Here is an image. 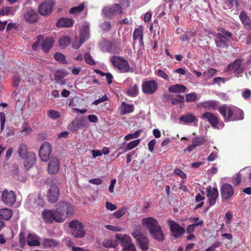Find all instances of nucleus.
Returning <instances> with one entry per match:
<instances>
[{
  "mask_svg": "<svg viewBox=\"0 0 251 251\" xmlns=\"http://www.w3.org/2000/svg\"><path fill=\"white\" fill-rule=\"evenodd\" d=\"M74 212V207L69 203L59 202L57 204L55 211L45 210L42 212V216L45 222L62 223L66 219L70 216Z\"/></svg>",
  "mask_w": 251,
  "mask_h": 251,
  "instance_id": "1",
  "label": "nucleus"
},
{
  "mask_svg": "<svg viewBox=\"0 0 251 251\" xmlns=\"http://www.w3.org/2000/svg\"><path fill=\"white\" fill-rule=\"evenodd\" d=\"M218 109L226 122L242 120L244 119L243 111L236 107L223 105L219 106Z\"/></svg>",
  "mask_w": 251,
  "mask_h": 251,
  "instance_id": "2",
  "label": "nucleus"
},
{
  "mask_svg": "<svg viewBox=\"0 0 251 251\" xmlns=\"http://www.w3.org/2000/svg\"><path fill=\"white\" fill-rule=\"evenodd\" d=\"M142 225L149 231L151 234L158 241L164 239V234L157 221L154 218L148 217L142 220Z\"/></svg>",
  "mask_w": 251,
  "mask_h": 251,
  "instance_id": "3",
  "label": "nucleus"
},
{
  "mask_svg": "<svg viewBox=\"0 0 251 251\" xmlns=\"http://www.w3.org/2000/svg\"><path fill=\"white\" fill-rule=\"evenodd\" d=\"M110 61L114 67L121 73H126L133 72V69L130 67L127 61L121 57L113 56L111 57Z\"/></svg>",
  "mask_w": 251,
  "mask_h": 251,
  "instance_id": "4",
  "label": "nucleus"
},
{
  "mask_svg": "<svg viewBox=\"0 0 251 251\" xmlns=\"http://www.w3.org/2000/svg\"><path fill=\"white\" fill-rule=\"evenodd\" d=\"M115 237L122 246L123 251H136L135 246L128 235L117 233Z\"/></svg>",
  "mask_w": 251,
  "mask_h": 251,
  "instance_id": "5",
  "label": "nucleus"
},
{
  "mask_svg": "<svg viewBox=\"0 0 251 251\" xmlns=\"http://www.w3.org/2000/svg\"><path fill=\"white\" fill-rule=\"evenodd\" d=\"M71 233L75 238H82L86 234L84 227L81 223L77 220H74L69 223Z\"/></svg>",
  "mask_w": 251,
  "mask_h": 251,
  "instance_id": "6",
  "label": "nucleus"
},
{
  "mask_svg": "<svg viewBox=\"0 0 251 251\" xmlns=\"http://www.w3.org/2000/svg\"><path fill=\"white\" fill-rule=\"evenodd\" d=\"M201 119L207 120L211 126L214 128L222 129L225 124L222 121H219L217 116L211 112L204 113L201 116Z\"/></svg>",
  "mask_w": 251,
  "mask_h": 251,
  "instance_id": "7",
  "label": "nucleus"
},
{
  "mask_svg": "<svg viewBox=\"0 0 251 251\" xmlns=\"http://www.w3.org/2000/svg\"><path fill=\"white\" fill-rule=\"evenodd\" d=\"M245 64L246 63L242 59L237 58L228 65L227 70L233 72L235 75H239L245 69Z\"/></svg>",
  "mask_w": 251,
  "mask_h": 251,
  "instance_id": "8",
  "label": "nucleus"
},
{
  "mask_svg": "<svg viewBox=\"0 0 251 251\" xmlns=\"http://www.w3.org/2000/svg\"><path fill=\"white\" fill-rule=\"evenodd\" d=\"M102 11L105 17L111 18L114 15L121 14L123 11V8L121 5L114 4L109 6L104 7Z\"/></svg>",
  "mask_w": 251,
  "mask_h": 251,
  "instance_id": "9",
  "label": "nucleus"
},
{
  "mask_svg": "<svg viewBox=\"0 0 251 251\" xmlns=\"http://www.w3.org/2000/svg\"><path fill=\"white\" fill-rule=\"evenodd\" d=\"M52 152L50 144L47 142H44L41 146L39 150V156L43 161L47 162L49 159V156Z\"/></svg>",
  "mask_w": 251,
  "mask_h": 251,
  "instance_id": "10",
  "label": "nucleus"
},
{
  "mask_svg": "<svg viewBox=\"0 0 251 251\" xmlns=\"http://www.w3.org/2000/svg\"><path fill=\"white\" fill-rule=\"evenodd\" d=\"M54 5V2L52 0H47L41 3L39 7V13L43 16L50 15Z\"/></svg>",
  "mask_w": 251,
  "mask_h": 251,
  "instance_id": "11",
  "label": "nucleus"
},
{
  "mask_svg": "<svg viewBox=\"0 0 251 251\" xmlns=\"http://www.w3.org/2000/svg\"><path fill=\"white\" fill-rule=\"evenodd\" d=\"M142 91L146 94H152L155 93L158 89L157 83L153 80L145 81L142 85Z\"/></svg>",
  "mask_w": 251,
  "mask_h": 251,
  "instance_id": "12",
  "label": "nucleus"
},
{
  "mask_svg": "<svg viewBox=\"0 0 251 251\" xmlns=\"http://www.w3.org/2000/svg\"><path fill=\"white\" fill-rule=\"evenodd\" d=\"M16 196L13 191L5 189L2 193L1 201L7 205H12L16 201Z\"/></svg>",
  "mask_w": 251,
  "mask_h": 251,
  "instance_id": "13",
  "label": "nucleus"
},
{
  "mask_svg": "<svg viewBox=\"0 0 251 251\" xmlns=\"http://www.w3.org/2000/svg\"><path fill=\"white\" fill-rule=\"evenodd\" d=\"M221 197L223 200H228L234 195V190L232 186L228 183H224L221 186Z\"/></svg>",
  "mask_w": 251,
  "mask_h": 251,
  "instance_id": "14",
  "label": "nucleus"
},
{
  "mask_svg": "<svg viewBox=\"0 0 251 251\" xmlns=\"http://www.w3.org/2000/svg\"><path fill=\"white\" fill-rule=\"evenodd\" d=\"M206 192L207 193L206 196L208 198L209 204L211 206L214 205L219 196V192L217 188H212L211 186H209L206 188Z\"/></svg>",
  "mask_w": 251,
  "mask_h": 251,
  "instance_id": "15",
  "label": "nucleus"
},
{
  "mask_svg": "<svg viewBox=\"0 0 251 251\" xmlns=\"http://www.w3.org/2000/svg\"><path fill=\"white\" fill-rule=\"evenodd\" d=\"M90 24L87 21H83L81 24V26L79 27V37L80 39L87 40L90 38Z\"/></svg>",
  "mask_w": 251,
  "mask_h": 251,
  "instance_id": "16",
  "label": "nucleus"
},
{
  "mask_svg": "<svg viewBox=\"0 0 251 251\" xmlns=\"http://www.w3.org/2000/svg\"><path fill=\"white\" fill-rule=\"evenodd\" d=\"M170 229L175 238H178L184 232V229L181 227L176 222L168 220Z\"/></svg>",
  "mask_w": 251,
  "mask_h": 251,
  "instance_id": "17",
  "label": "nucleus"
},
{
  "mask_svg": "<svg viewBox=\"0 0 251 251\" xmlns=\"http://www.w3.org/2000/svg\"><path fill=\"white\" fill-rule=\"evenodd\" d=\"M60 191L57 185L54 184L50 186L47 194V197L50 201L51 202H56L58 199Z\"/></svg>",
  "mask_w": 251,
  "mask_h": 251,
  "instance_id": "18",
  "label": "nucleus"
},
{
  "mask_svg": "<svg viewBox=\"0 0 251 251\" xmlns=\"http://www.w3.org/2000/svg\"><path fill=\"white\" fill-rule=\"evenodd\" d=\"M179 120L184 124H192L196 126L198 122V119L192 113H187L181 115Z\"/></svg>",
  "mask_w": 251,
  "mask_h": 251,
  "instance_id": "19",
  "label": "nucleus"
},
{
  "mask_svg": "<svg viewBox=\"0 0 251 251\" xmlns=\"http://www.w3.org/2000/svg\"><path fill=\"white\" fill-rule=\"evenodd\" d=\"M60 168V162L56 157H51L48 166V171L50 174H56Z\"/></svg>",
  "mask_w": 251,
  "mask_h": 251,
  "instance_id": "20",
  "label": "nucleus"
},
{
  "mask_svg": "<svg viewBox=\"0 0 251 251\" xmlns=\"http://www.w3.org/2000/svg\"><path fill=\"white\" fill-rule=\"evenodd\" d=\"M24 18L26 22L32 24L37 22L38 15L36 11L32 8H28L24 15Z\"/></svg>",
  "mask_w": 251,
  "mask_h": 251,
  "instance_id": "21",
  "label": "nucleus"
},
{
  "mask_svg": "<svg viewBox=\"0 0 251 251\" xmlns=\"http://www.w3.org/2000/svg\"><path fill=\"white\" fill-rule=\"evenodd\" d=\"M214 35L216 37L215 43L217 47L222 48H225L227 47V44L229 42V39L227 38L226 37L224 36L220 33H215Z\"/></svg>",
  "mask_w": 251,
  "mask_h": 251,
  "instance_id": "22",
  "label": "nucleus"
},
{
  "mask_svg": "<svg viewBox=\"0 0 251 251\" xmlns=\"http://www.w3.org/2000/svg\"><path fill=\"white\" fill-rule=\"evenodd\" d=\"M54 43V41L52 38L47 37L45 39H44L43 37L41 49L44 52H48L52 47Z\"/></svg>",
  "mask_w": 251,
  "mask_h": 251,
  "instance_id": "23",
  "label": "nucleus"
},
{
  "mask_svg": "<svg viewBox=\"0 0 251 251\" xmlns=\"http://www.w3.org/2000/svg\"><path fill=\"white\" fill-rule=\"evenodd\" d=\"M40 237L34 234L29 233L26 237L27 244L30 247L39 246L41 245Z\"/></svg>",
  "mask_w": 251,
  "mask_h": 251,
  "instance_id": "24",
  "label": "nucleus"
},
{
  "mask_svg": "<svg viewBox=\"0 0 251 251\" xmlns=\"http://www.w3.org/2000/svg\"><path fill=\"white\" fill-rule=\"evenodd\" d=\"M74 24V20L72 19L61 18L57 20L56 26L58 27H70Z\"/></svg>",
  "mask_w": 251,
  "mask_h": 251,
  "instance_id": "25",
  "label": "nucleus"
},
{
  "mask_svg": "<svg viewBox=\"0 0 251 251\" xmlns=\"http://www.w3.org/2000/svg\"><path fill=\"white\" fill-rule=\"evenodd\" d=\"M84 126L82 119L76 118L69 124L68 128L72 132H75Z\"/></svg>",
  "mask_w": 251,
  "mask_h": 251,
  "instance_id": "26",
  "label": "nucleus"
},
{
  "mask_svg": "<svg viewBox=\"0 0 251 251\" xmlns=\"http://www.w3.org/2000/svg\"><path fill=\"white\" fill-rule=\"evenodd\" d=\"M239 18L244 25V27L248 30H251V21L247 15V14L244 11H242L239 15Z\"/></svg>",
  "mask_w": 251,
  "mask_h": 251,
  "instance_id": "27",
  "label": "nucleus"
},
{
  "mask_svg": "<svg viewBox=\"0 0 251 251\" xmlns=\"http://www.w3.org/2000/svg\"><path fill=\"white\" fill-rule=\"evenodd\" d=\"M59 245V242L53 238H43L42 240V246L45 249L55 248Z\"/></svg>",
  "mask_w": 251,
  "mask_h": 251,
  "instance_id": "28",
  "label": "nucleus"
},
{
  "mask_svg": "<svg viewBox=\"0 0 251 251\" xmlns=\"http://www.w3.org/2000/svg\"><path fill=\"white\" fill-rule=\"evenodd\" d=\"M36 155L33 152H29L26 155L25 161V166L27 169H30L36 161Z\"/></svg>",
  "mask_w": 251,
  "mask_h": 251,
  "instance_id": "29",
  "label": "nucleus"
},
{
  "mask_svg": "<svg viewBox=\"0 0 251 251\" xmlns=\"http://www.w3.org/2000/svg\"><path fill=\"white\" fill-rule=\"evenodd\" d=\"M17 152L21 158H25L29 153L26 144L24 143H21L17 150Z\"/></svg>",
  "mask_w": 251,
  "mask_h": 251,
  "instance_id": "30",
  "label": "nucleus"
},
{
  "mask_svg": "<svg viewBox=\"0 0 251 251\" xmlns=\"http://www.w3.org/2000/svg\"><path fill=\"white\" fill-rule=\"evenodd\" d=\"M134 107L132 104H127L125 102H122L121 105V112L122 115H125L130 113L134 111Z\"/></svg>",
  "mask_w": 251,
  "mask_h": 251,
  "instance_id": "31",
  "label": "nucleus"
},
{
  "mask_svg": "<svg viewBox=\"0 0 251 251\" xmlns=\"http://www.w3.org/2000/svg\"><path fill=\"white\" fill-rule=\"evenodd\" d=\"M138 244L143 251H147L149 248V240L147 237L142 235L137 240Z\"/></svg>",
  "mask_w": 251,
  "mask_h": 251,
  "instance_id": "32",
  "label": "nucleus"
},
{
  "mask_svg": "<svg viewBox=\"0 0 251 251\" xmlns=\"http://www.w3.org/2000/svg\"><path fill=\"white\" fill-rule=\"evenodd\" d=\"M12 210L8 208L0 209V219L9 220L12 216Z\"/></svg>",
  "mask_w": 251,
  "mask_h": 251,
  "instance_id": "33",
  "label": "nucleus"
},
{
  "mask_svg": "<svg viewBox=\"0 0 251 251\" xmlns=\"http://www.w3.org/2000/svg\"><path fill=\"white\" fill-rule=\"evenodd\" d=\"M201 106L205 108L211 110H215L217 106V102L216 100H207L201 103Z\"/></svg>",
  "mask_w": 251,
  "mask_h": 251,
  "instance_id": "34",
  "label": "nucleus"
},
{
  "mask_svg": "<svg viewBox=\"0 0 251 251\" xmlns=\"http://www.w3.org/2000/svg\"><path fill=\"white\" fill-rule=\"evenodd\" d=\"M186 89L185 86L178 84L170 86L169 91L172 93H182L184 92Z\"/></svg>",
  "mask_w": 251,
  "mask_h": 251,
  "instance_id": "35",
  "label": "nucleus"
},
{
  "mask_svg": "<svg viewBox=\"0 0 251 251\" xmlns=\"http://www.w3.org/2000/svg\"><path fill=\"white\" fill-rule=\"evenodd\" d=\"M133 38L135 40H138L141 44L143 43V31L141 28H137L134 30Z\"/></svg>",
  "mask_w": 251,
  "mask_h": 251,
  "instance_id": "36",
  "label": "nucleus"
},
{
  "mask_svg": "<svg viewBox=\"0 0 251 251\" xmlns=\"http://www.w3.org/2000/svg\"><path fill=\"white\" fill-rule=\"evenodd\" d=\"M140 139H136L128 143L123 149L124 151H128L137 147L140 143Z\"/></svg>",
  "mask_w": 251,
  "mask_h": 251,
  "instance_id": "37",
  "label": "nucleus"
},
{
  "mask_svg": "<svg viewBox=\"0 0 251 251\" xmlns=\"http://www.w3.org/2000/svg\"><path fill=\"white\" fill-rule=\"evenodd\" d=\"M15 12V9L13 7L6 6L0 11V16L13 15Z\"/></svg>",
  "mask_w": 251,
  "mask_h": 251,
  "instance_id": "38",
  "label": "nucleus"
},
{
  "mask_svg": "<svg viewBox=\"0 0 251 251\" xmlns=\"http://www.w3.org/2000/svg\"><path fill=\"white\" fill-rule=\"evenodd\" d=\"M192 144L197 147L203 144L206 142V140L203 136H197L192 139Z\"/></svg>",
  "mask_w": 251,
  "mask_h": 251,
  "instance_id": "39",
  "label": "nucleus"
},
{
  "mask_svg": "<svg viewBox=\"0 0 251 251\" xmlns=\"http://www.w3.org/2000/svg\"><path fill=\"white\" fill-rule=\"evenodd\" d=\"M59 43L62 48H65L70 44V38L68 36H64L60 38Z\"/></svg>",
  "mask_w": 251,
  "mask_h": 251,
  "instance_id": "40",
  "label": "nucleus"
},
{
  "mask_svg": "<svg viewBox=\"0 0 251 251\" xmlns=\"http://www.w3.org/2000/svg\"><path fill=\"white\" fill-rule=\"evenodd\" d=\"M138 93V87L137 84H134L130 87L126 92L127 94L131 97H135L137 96Z\"/></svg>",
  "mask_w": 251,
  "mask_h": 251,
  "instance_id": "41",
  "label": "nucleus"
},
{
  "mask_svg": "<svg viewBox=\"0 0 251 251\" xmlns=\"http://www.w3.org/2000/svg\"><path fill=\"white\" fill-rule=\"evenodd\" d=\"M84 8V4L81 3L77 6L71 8L70 10V13L72 15H77L81 12Z\"/></svg>",
  "mask_w": 251,
  "mask_h": 251,
  "instance_id": "42",
  "label": "nucleus"
},
{
  "mask_svg": "<svg viewBox=\"0 0 251 251\" xmlns=\"http://www.w3.org/2000/svg\"><path fill=\"white\" fill-rule=\"evenodd\" d=\"M226 4L229 9H234V8L238 9L239 8V5L238 0H227Z\"/></svg>",
  "mask_w": 251,
  "mask_h": 251,
  "instance_id": "43",
  "label": "nucleus"
},
{
  "mask_svg": "<svg viewBox=\"0 0 251 251\" xmlns=\"http://www.w3.org/2000/svg\"><path fill=\"white\" fill-rule=\"evenodd\" d=\"M85 41L84 40H83L82 39H80V37L78 39L77 36H75L74 41L72 43V47L75 49H78Z\"/></svg>",
  "mask_w": 251,
  "mask_h": 251,
  "instance_id": "44",
  "label": "nucleus"
},
{
  "mask_svg": "<svg viewBox=\"0 0 251 251\" xmlns=\"http://www.w3.org/2000/svg\"><path fill=\"white\" fill-rule=\"evenodd\" d=\"M84 59L85 62L91 66H93L96 64V61L88 52H86L84 54Z\"/></svg>",
  "mask_w": 251,
  "mask_h": 251,
  "instance_id": "45",
  "label": "nucleus"
},
{
  "mask_svg": "<svg viewBox=\"0 0 251 251\" xmlns=\"http://www.w3.org/2000/svg\"><path fill=\"white\" fill-rule=\"evenodd\" d=\"M127 209L126 207H122L119 210L115 211L113 213V216L117 219H119L123 217L126 213Z\"/></svg>",
  "mask_w": 251,
  "mask_h": 251,
  "instance_id": "46",
  "label": "nucleus"
},
{
  "mask_svg": "<svg viewBox=\"0 0 251 251\" xmlns=\"http://www.w3.org/2000/svg\"><path fill=\"white\" fill-rule=\"evenodd\" d=\"M142 131V130L141 129L136 130L132 134H128L126 135L124 138L126 140H129L134 138H137L139 137Z\"/></svg>",
  "mask_w": 251,
  "mask_h": 251,
  "instance_id": "47",
  "label": "nucleus"
},
{
  "mask_svg": "<svg viewBox=\"0 0 251 251\" xmlns=\"http://www.w3.org/2000/svg\"><path fill=\"white\" fill-rule=\"evenodd\" d=\"M203 223V221L202 220H200V221L198 222V223H194L192 225L188 226L187 228V230H186L187 232L188 233H192L194 232L195 228L196 226H201V225H202Z\"/></svg>",
  "mask_w": 251,
  "mask_h": 251,
  "instance_id": "48",
  "label": "nucleus"
},
{
  "mask_svg": "<svg viewBox=\"0 0 251 251\" xmlns=\"http://www.w3.org/2000/svg\"><path fill=\"white\" fill-rule=\"evenodd\" d=\"M43 40V36L39 35L37 36V40L32 45V49L34 50H37L42 44V41Z\"/></svg>",
  "mask_w": 251,
  "mask_h": 251,
  "instance_id": "49",
  "label": "nucleus"
},
{
  "mask_svg": "<svg viewBox=\"0 0 251 251\" xmlns=\"http://www.w3.org/2000/svg\"><path fill=\"white\" fill-rule=\"evenodd\" d=\"M48 116L51 119L56 120L60 117V113L54 110H50L48 113Z\"/></svg>",
  "mask_w": 251,
  "mask_h": 251,
  "instance_id": "50",
  "label": "nucleus"
},
{
  "mask_svg": "<svg viewBox=\"0 0 251 251\" xmlns=\"http://www.w3.org/2000/svg\"><path fill=\"white\" fill-rule=\"evenodd\" d=\"M186 102H194L197 100V96L195 93H191L186 95Z\"/></svg>",
  "mask_w": 251,
  "mask_h": 251,
  "instance_id": "51",
  "label": "nucleus"
},
{
  "mask_svg": "<svg viewBox=\"0 0 251 251\" xmlns=\"http://www.w3.org/2000/svg\"><path fill=\"white\" fill-rule=\"evenodd\" d=\"M216 70L213 68H210L205 71L203 74V76L207 77L208 78H211L216 73Z\"/></svg>",
  "mask_w": 251,
  "mask_h": 251,
  "instance_id": "52",
  "label": "nucleus"
},
{
  "mask_svg": "<svg viewBox=\"0 0 251 251\" xmlns=\"http://www.w3.org/2000/svg\"><path fill=\"white\" fill-rule=\"evenodd\" d=\"M105 227L106 229L113 231H123L124 230V229L123 227L109 225H106Z\"/></svg>",
  "mask_w": 251,
  "mask_h": 251,
  "instance_id": "53",
  "label": "nucleus"
},
{
  "mask_svg": "<svg viewBox=\"0 0 251 251\" xmlns=\"http://www.w3.org/2000/svg\"><path fill=\"white\" fill-rule=\"evenodd\" d=\"M23 129L22 132L24 133L25 135H28L31 133L32 131V128L30 126H27L25 123L23 125Z\"/></svg>",
  "mask_w": 251,
  "mask_h": 251,
  "instance_id": "54",
  "label": "nucleus"
},
{
  "mask_svg": "<svg viewBox=\"0 0 251 251\" xmlns=\"http://www.w3.org/2000/svg\"><path fill=\"white\" fill-rule=\"evenodd\" d=\"M54 58L58 61L64 62L65 60V56L60 52L55 53L54 55Z\"/></svg>",
  "mask_w": 251,
  "mask_h": 251,
  "instance_id": "55",
  "label": "nucleus"
},
{
  "mask_svg": "<svg viewBox=\"0 0 251 251\" xmlns=\"http://www.w3.org/2000/svg\"><path fill=\"white\" fill-rule=\"evenodd\" d=\"M174 173L182 179L185 178L187 176L186 174L179 169H176L174 171Z\"/></svg>",
  "mask_w": 251,
  "mask_h": 251,
  "instance_id": "56",
  "label": "nucleus"
},
{
  "mask_svg": "<svg viewBox=\"0 0 251 251\" xmlns=\"http://www.w3.org/2000/svg\"><path fill=\"white\" fill-rule=\"evenodd\" d=\"M108 100V98L106 95L103 96L101 98H100L98 100H94L93 102V104L95 105H97L103 102L104 101H105Z\"/></svg>",
  "mask_w": 251,
  "mask_h": 251,
  "instance_id": "57",
  "label": "nucleus"
},
{
  "mask_svg": "<svg viewBox=\"0 0 251 251\" xmlns=\"http://www.w3.org/2000/svg\"><path fill=\"white\" fill-rule=\"evenodd\" d=\"M157 75L159 77H160L165 80L168 79V75L164 71H163L162 70L158 69L157 70Z\"/></svg>",
  "mask_w": 251,
  "mask_h": 251,
  "instance_id": "58",
  "label": "nucleus"
},
{
  "mask_svg": "<svg viewBox=\"0 0 251 251\" xmlns=\"http://www.w3.org/2000/svg\"><path fill=\"white\" fill-rule=\"evenodd\" d=\"M106 208L110 211H114L117 209V206L116 205L110 202L107 201L105 203Z\"/></svg>",
  "mask_w": 251,
  "mask_h": 251,
  "instance_id": "59",
  "label": "nucleus"
},
{
  "mask_svg": "<svg viewBox=\"0 0 251 251\" xmlns=\"http://www.w3.org/2000/svg\"><path fill=\"white\" fill-rule=\"evenodd\" d=\"M100 27L103 30L108 31L111 28V24L109 22H105L101 24Z\"/></svg>",
  "mask_w": 251,
  "mask_h": 251,
  "instance_id": "60",
  "label": "nucleus"
},
{
  "mask_svg": "<svg viewBox=\"0 0 251 251\" xmlns=\"http://www.w3.org/2000/svg\"><path fill=\"white\" fill-rule=\"evenodd\" d=\"M156 143V141L155 139H152L151 141H150L148 144V149L151 152H152L154 150V147Z\"/></svg>",
  "mask_w": 251,
  "mask_h": 251,
  "instance_id": "61",
  "label": "nucleus"
},
{
  "mask_svg": "<svg viewBox=\"0 0 251 251\" xmlns=\"http://www.w3.org/2000/svg\"><path fill=\"white\" fill-rule=\"evenodd\" d=\"M89 182L91 184L99 185L102 183V181L100 178H96L89 180Z\"/></svg>",
  "mask_w": 251,
  "mask_h": 251,
  "instance_id": "62",
  "label": "nucleus"
},
{
  "mask_svg": "<svg viewBox=\"0 0 251 251\" xmlns=\"http://www.w3.org/2000/svg\"><path fill=\"white\" fill-rule=\"evenodd\" d=\"M233 215L230 212H227L225 214L226 217V223L228 225L231 223V221Z\"/></svg>",
  "mask_w": 251,
  "mask_h": 251,
  "instance_id": "63",
  "label": "nucleus"
},
{
  "mask_svg": "<svg viewBox=\"0 0 251 251\" xmlns=\"http://www.w3.org/2000/svg\"><path fill=\"white\" fill-rule=\"evenodd\" d=\"M221 245V243L219 242H218L214 244H213L211 246L207 248L205 251H214L216 248L219 247Z\"/></svg>",
  "mask_w": 251,
  "mask_h": 251,
  "instance_id": "64",
  "label": "nucleus"
}]
</instances>
